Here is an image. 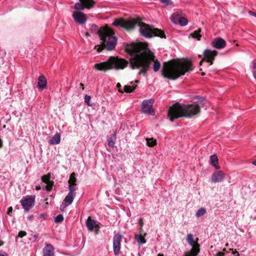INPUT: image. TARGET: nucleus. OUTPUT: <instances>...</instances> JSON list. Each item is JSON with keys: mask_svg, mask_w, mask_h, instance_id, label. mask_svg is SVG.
Returning a JSON list of instances; mask_svg holds the SVG:
<instances>
[{"mask_svg": "<svg viewBox=\"0 0 256 256\" xmlns=\"http://www.w3.org/2000/svg\"><path fill=\"white\" fill-rule=\"evenodd\" d=\"M126 50L130 56V67L132 69L142 68L138 75L145 74L153 60L150 51L146 52L141 48L139 44L132 42L126 46Z\"/></svg>", "mask_w": 256, "mask_h": 256, "instance_id": "nucleus-1", "label": "nucleus"}, {"mask_svg": "<svg viewBox=\"0 0 256 256\" xmlns=\"http://www.w3.org/2000/svg\"><path fill=\"white\" fill-rule=\"evenodd\" d=\"M112 24L116 26L122 28L128 31L138 28L140 34L146 38H149L154 36H159L161 38H165L164 32L160 30L154 28L152 26L140 22L135 20L126 21L123 20L116 19Z\"/></svg>", "mask_w": 256, "mask_h": 256, "instance_id": "nucleus-2", "label": "nucleus"}, {"mask_svg": "<svg viewBox=\"0 0 256 256\" xmlns=\"http://www.w3.org/2000/svg\"><path fill=\"white\" fill-rule=\"evenodd\" d=\"M200 99L198 103L194 102L189 104L176 103L170 106L168 110V116L171 122L175 118H191L200 112V104H202L204 98L201 96H196Z\"/></svg>", "mask_w": 256, "mask_h": 256, "instance_id": "nucleus-3", "label": "nucleus"}, {"mask_svg": "<svg viewBox=\"0 0 256 256\" xmlns=\"http://www.w3.org/2000/svg\"><path fill=\"white\" fill-rule=\"evenodd\" d=\"M192 63L188 61L185 64L169 61L163 64L162 75L163 77L172 80H176L186 72L192 71Z\"/></svg>", "mask_w": 256, "mask_h": 256, "instance_id": "nucleus-4", "label": "nucleus"}, {"mask_svg": "<svg viewBox=\"0 0 256 256\" xmlns=\"http://www.w3.org/2000/svg\"><path fill=\"white\" fill-rule=\"evenodd\" d=\"M128 64V61L124 58L111 56L106 62L96 64L94 68L98 70L106 72L112 68L122 70L127 66Z\"/></svg>", "mask_w": 256, "mask_h": 256, "instance_id": "nucleus-5", "label": "nucleus"}, {"mask_svg": "<svg viewBox=\"0 0 256 256\" xmlns=\"http://www.w3.org/2000/svg\"><path fill=\"white\" fill-rule=\"evenodd\" d=\"M103 38H101L100 40L106 43V46L108 50H114L116 44L117 38L114 36V34L110 30H105Z\"/></svg>", "mask_w": 256, "mask_h": 256, "instance_id": "nucleus-6", "label": "nucleus"}, {"mask_svg": "<svg viewBox=\"0 0 256 256\" xmlns=\"http://www.w3.org/2000/svg\"><path fill=\"white\" fill-rule=\"evenodd\" d=\"M154 100L152 99L144 100L142 104V112L150 116H154L155 112L152 108Z\"/></svg>", "mask_w": 256, "mask_h": 256, "instance_id": "nucleus-7", "label": "nucleus"}, {"mask_svg": "<svg viewBox=\"0 0 256 256\" xmlns=\"http://www.w3.org/2000/svg\"><path fill=\"white\" fill-rule=\"evenodd\" d=\"M96 2L94 0H80V2H76L74 8L78 10H84V8L90 9L94 7Z\"/></svg>", "mask_w": 256, "mask_h": 256, "instance_id": "nucleus-8", "label": "nucleus"}, {"mask_svg": "<svg viewBox=\"0 0 256 256\" xmlns=\"http://www.w3.org/2000/svg\"><path fill=\"white\" fill-rule=\"evenodd\" d=\"M35 199V195H27L22 197L20 202L24 208H30L34 206Z\"/></svg>", "mask_w": 256, "mask_h": 256, "instance_id": "nucleus-9", "label": "nucleus"}, {"mask_svg": "<svg viewBox=\"0 0 256 256\" xmlns=\"http://www.w3.org/2000/svg\"><path fill=\"white\" fill-rule=\"evenodd\" d=\"M122 237V235L118 233L115 234L113 238V249L116 256H118L120 253Z\"/></svg>", "mask_w": 256, "mask_h": 256, "instance_id": "nucleus-10", "label": "nucleus"}, {"mask_svg": "<svg viewBox=\"0 0 256 256\" xmlns=\"http://www.w3.org/2000/svg\"><path fill=\"white\" fill-rule=\"evenodd\" d=\"M72 18L75 22L80 24H84L86 21V14L81 12H74Z\"/></svg>", "mask_w": 256, "mask_h": 256, "instance_id": "nucleus-11", "label": "nucleus"}, {"mask_svg": "<svg viewBox=\"0 0 256 256\" xmlns=\"http://www.w3.org/2000/svg\"><path fill=\"white\" fill-rule=\"evenodd\" d=\"M204 59L206 60L207 62H210V65L213 64V60L216 55V51H212L210 49H206L204 52Z\"/></svg>", "mask_w": 256, "mask_h": 256, "instance_id": "nucleus-12", "label": "nucleus"}, {"mask_svg": "<svg viewBox=\"0 0 256 256\" xmlns=\"http://www.w3.org/2000/svg\"><path fill=\"white\" fill-rule=\"evenodd\" d=\"M224 178V174L223 172L221 170L214 172L211 176L210 180L212 182L216 183L223 181Z\"/></svg>", "mask_w": 256, "mask_h": 256, "instance_id": "nucleus-13", "label": "nucleus"}, {"mask_svg": "<svg viewBox=\"0 0 256 256\" xmlns=\"http://www.w3.org/2000/svg\"><path fill=\"white\" fill-rule=\"evenodd\" d=\"M212 44L214 48L217 49H222L226 46V42L224 39L219 37L214 38Z\"/></svg>", "mask_w": 256, "mask_h": 256, "instance_id": "nucleus-14", "label": "nucleus"}, {"mask_svg": "<svg viewBox=\"0 0 256 256\" xmlns=\"http://www.w3.org/2000/svg\"><path fill=\"white\" fill-rule=\"evenodd\" d=\"M90 30L92 32L98 34L99 38H103L104 34V32L107 30L108 29L100 28L98 26L93 24L90 25Z\"/></svg>", "mask_w": 256, "mask_h": 256, "instance_id": "nucleus-15", "label": "nucleus"}, {"mask_svg": "<svg viewBox=\"0 0 256 256\" xmlns=\"http://www.w3.org/2000/svg\"><path fill=\"white\" fill-rule=\"evenodd\" d=\"M43 256H54V248L51 244H46L42 250Z\"/></svg>", "mask_w": 256, "mask_h": 256, "instance_id": "nucleus-16", "label": "nucleus"}, {"mask_svg": "<svg viewBox=\"0 0 256 256\" xmlns=\"http://www.w3.org/2000/svg\"><path fill=\"white\" fill-rule=\"evenodd\" d=\"M200 244H196L195 246L192 247L191 250L185 253L184 256H196L200 252Z\"/></svg>", "mask_w": 256, "mask_h": 256, "instance_id": "nucleus-17", "label": "nucleus"}, {"mask_svg": "<svg viewBox=\"0 0 256 256\" xmlns=\"http://www.w3.org/2000/svg\"><path fill=\"white\" fill-rule=\"evenodd\" d=\"M47 81L44 75H41L38 78V88L40 90H43L46 88Z\"/></svg>", "mask_w": 256, "mask_h": 256, "instance_id": "nucleus-18", "label": "nucleus"}, {"mask_svg": "<svg viewBox=\"0 0 256 256\" xmlns=\"http://www.w3.org/2000/svg\"><path fill=\"white\" fill-rule=\"evenodd\" d=\"M146 235V233H144L143 234L142 232H140L139 234H136L135 235L134 239L137 242L139 246H140L146 242V240L144 238Z\"/></svg>", "mask_w": 256, "mask_h": 256, "instance_id": "nucleus-19", "label": "nucleus"}, {"mask_svg": "<svg viewBox=\"0 0 256 256\" xmlns=\"http://www.w3.org/2000/svg\"><path fill=\"white\" fill-rule=\"evenodd\" d=\"M218 159L215 154L210 156V164L216 170L220 169V166L218 164Z\"/></svg>", "mask_w": 256, "mask_h": 256, "instance_id": "nucleus-20", "label": "nucleus"}, {"mask_svg": "<svg viewBox=\"0 0 256 256\" xmlns=\"http://www.w3.org/2000/svg\"><path fill=\"white\" fill-rule=\"evenodd\" d=\"M74 198V196L68 193L62 202V204L64 207L68 206L72 202Z\"/></svg>", "mask_w": 256, "mask_h": 256, "instance_id": "nucleus-21", "label": "nucleus"}, {"mask_svg": "<svg viewBox=\"0 0 256 256\" xmlns=\"http://www.w3.org/2000/svg\"><path fill=\"white\" fill-rule=\"evenodd\" d=\"M60 136L58 133H56L48 140V143L54 145L60 144Z\"/></svg>", "mask_w": 256, "mask_h": 256, "instance_id": "nucleus-22", "label": "nucleus"}, {"mask_svg": "<svg viewBox=\"0 0 256 256\" xmlns=\"http://www.w3.org/2000/svg\"><path fill=\"white\" fill-rule=\"evenodd\" d=\"M116 132L114 131L113 134L111 135L110 137L108 139V144L111 147L114 148L116 143Z\"/></svg>", "mask_w": 256, "mask_h": 256, "instance_id": "nucleus-23", "label": "nucleus"}, {"mask_svg": "<svg viewBox=\"0 0 256 256\" xmlns=\"http://www.w3.org/2000/svg\"><path fill=\"white\" fill-rule=\"evenodd\" d=\"M86 226L90 230L92 231L94 230V228L97 226V224L95 220L88 219L86 222Z\"/></svg>", "mask_w": 256, "mask_h": 256, "instance_id": "nucleus-24", "label": "nucleus"}, {"mask_svg": "<svg viewBox=\"0 0 256 256\" xmlns=\"http://www.w3.org/2000/svg\"><path fill=\"white\" fill-rule=\"evenodd\" d=\"M200 32L201 29L198 28V30H196L194 32L190 33L188 37H192L196 39L197 40H200L202 37Z\"/></svg>", "mask_w": 256, "mask_h": 256, "instance_id": "nucleus-25", "label": "nucleus"}, {"mask_svg": "<svg viewBox=\"0 0 256 256\" xmlns=\"http://www.w3.org/2000/svg\"><path fill=\"white\" fill-rule=\"evenodd\" d=\"M188 244L193 246H195V245H196V244H198L197 242H195L193 238V235L192 234H188L186 238Z\"/></svg>", "mask_w": 256, "mask_h": 256, "instance_id": "nucleus-26", "label": "nucleus"}, {"mask_svg": "<svg viewBox=\"0 0 256 256\" xmlns=\"http://www.w3.org/2000/svg\"><path fill=\"white\" fill-rule=\"evenodd\" d=\"M151 54H152V56L153 58V60H152L154 62V64H153V70L154 72H158L160 70V63L158 60H154V56L153 54L151 52Z\"/></svg>", "mask_w": 256, "mask_h": 256, "instance_id": "nucleus-27", "label": "nucleus"}, {"mask_svg": "<svg viewBox=\"0 0 256 256\" xmlns=\"http://www.w3.org/2000/svg\"><path fill=\"white\" fill-rule=\"evenodd\" d=\"M76 174L75 172H72L71 174L70 178V180H68L69 184L72 185H76Z\"/></svg>", "mask_w": 256, "mask_h": 256, "instance_id": "nucleus-28", "label": "nucleus"}, {"mask_svg": "<svg viewBox=\"0 0 256 256\" xmlns=\"http://www.w3.org/2000/svg\"><path fill=\"white\" fill-rule=\"evenodd\" d=\"M146 141L148 146H154L156 144V140L154 138H146Z\"/></svg>", "mask_w": 256, "mask_h": 256, "instance_id": "nucleus-29", "label": "nucleus"}, {"mask_svg": "<svg viewBox=\"0 0 256 256\" xmlns=\"http://www.w3.org/2000/svg\"><path fill=\"white\" fill-rule=\"evenodd\" d=\"M136 88V86H125L124 88V92L126 93H130L132 92Z\"/></svg>", "mask_w": 256, "mask_h": 256, "instance_id": "nucleus-30", "label": "nucleus"}, {"mask_svg": "<svg viewBox=\"0 0 256 256\" xmlns=\"http://www.w3.org/2000/svg\"><path fill=\"white\" fill-rule=\"evenodd\" d=\"M50 178V174L48 173L46 175H44L43 176H42V180L44 183L46 184V183L48 182L50 180H51Z\"/></svg>", "mask_w": 256, "mask_h": 256, "instance_id": "nucleus-31", "label": "nucleus"}, {"mask_svg": "<svg viewBox=\"0 0 256 256\" xmlns=\"http://www.w3.org/2000/svg\"><path fill=\"white\" fill-rule=\"evenodd\" d=\"M178 22L181 26H185L188 24V20L186 18L182 16L179 18Z\"/></svg>", "mask_w": 256, "mask_h": 256, "instance_id": "nucleus-32", "label": "nucleus"}, {"mask_svg": "<svg viewBox=\"0 0 256 256\" xmlns=\"http://www.w3.org/2000/svg\"><path fill=\"white\" fill-rule=\"evenodd\" d=\"M76 186V185H72V184H68V190H69L68 194L74 196V192L76 190L77 188Z\"/></svg>", "mask_w": 256, "mask_h": 256, "instance_id": "nucleus-33", "label": "nucleus"}, {"mask_svg": "<svg viewBox=\"0 0 256 256\" xmlns=\"http://www.w3.org/2000/svg\"><path fill=\"white\" fill-rule=\"evenodd\" d=\"M54 186V182L52 180H50L46 184V188L47 191H50L52 190Z\"/></svg>", "mask_w": 256, "mask_h": 256, "instance_id": "nucleus-34", "label": "nucleus"}, {"mask_svg": "<svg viewBox=\"0 0 256 256\" xmlns=\"http://www.w3.org/2000/svg\"><path fill=\"white\" fill-rule=\"evenodd\" d=\"M64 220V216L62 214H60L57 216L55 218L54 222L56 223H60Z\"/></svg>", "mask_w": 256, "mask_h": 256, "instance_id": "nucleus-35", "label": "nucleus"}, {"mask_svg": "<svg viewBox=\"0 0 256 256\" xmlns=\"http://www.w3.org/2000/svg\"><path fill=\"white\" fill-rule=\"evenodd\" d=\"M206 213V209H198V212L196 213V216L198 218H199L201 216H202Z\"/></svg>", "mask_w": 256, "mask_h": 256, "instance_id": "nucleus-36", "label": "nucleus"}, {"mask_svg": "<svg viewBox=\"0 0 256 256\" xmlns=\"http://www.w3.org/2000/svg\"><path fill=\"white\" fill-rule=\"evenodd\" d=\"M91 97L88 95H85L84 96V102L88 106H92V104L90 103Z\"/></svg>", "mask_w": 256, "mask_h": 256, "instance_id": "nucleus-37", "label": "nucleus"}, {"mask_svg": "<svg viewBox=\"0 0 256 256\" xmlns=\"http://www.w3.org/2000/svg\"><path fill=\"white\" fill-rule=\"evenodd\" d=\"M26 232L25 231L21 230L18 232V236H17L16 238H18V237L22 238L24 236H26Z\"/></svg>", "mask_w": 256, "mask_h": 256, "instance_id": "nucleus-38", "label": "nucleus"}, {"mask_svg": "<svg viewBox=\"0 0 256 256\" xmlns=\"http://www.w3.org/2000/svg\"><path fill=\"white\" fill-rule=\"evenodd\" d=\"M139 222H140V232H142V226H143V222H142V218H140L139 220Z\"/></svg>", "mask_w": 256, "mask_h": 256, "instance_id": "nucleus-39", "label": "nucleus"}, {"mask_svg": "<svg viewBox=\"0 0 256 256\" xmlns=\"http://www.w3.org/2000/svg\"><path fill=\"white\" fill-rule=\"evenodd\" d=\"M99 230H100V227H99V226L98 225H97V226L94 228V230H94V232H95V234H97L99 232Z\"/></svg>", "mask_w": 256, "mask_h": 256, "instance_id": "nucleus-40", "label": "nucleus"}, {"mask_svg": "<svg viewBox=\"0 0 256 256\" xmlns=\"http://www.w3.org/2000/svg\"><path fill=\"white\" fill-rule=\"evenodd\" d=\"M252 68L253 70L256 69V60H254L252 62Z\"/></svg>", "mask_w": 256, "mask_h": 256, "instance_id": "nucleus-41", "label": "nucleus"}, {"mask_svg": "<svg viewBox=\"0 0 256 256\" xmlns=\"http://www.w3.org/2000/svg\"><path fill=\"white\" fill-rule=\"evenodd\" d=\"M162 3L165 4L166 5L170 4V0H160Z\"/></svg>", "mask_w": 256, "mask_h": 256, "instance_id": "nucleus-42", "label": "nucleus"}, {"mask_svg": "<svg viewBox=\"0 0 256 256\" xmlns=\"http://www.w3.org/2000/svg\"><path fill=\"white\" fill-rule=\"evenodd\" d=\"M216 256H224V253L223 252H218L216 253Z\"/></svg>", "mask_w": 256, "mask_h": 256, "instance_id": "nucleus-43", "label": "nucleus"}, {"mask_svg": "<svg viewBox=\"0 0 256 256\" xmlns=\"http://www.w3.org/2000/svg\"><path fill=\"white\" fill-rule=\"evenodd\" d=\"M249 13L251 16L256 17V12H254L252 11H250Z\"/></svg>", "mask_w": 256, "mask_h": 256, "instance_id": "nucleus-44", "label": "nucleus"}, {"mask_svg": "<svg viewBox=\"0 0 256 256\" xmlns=\"http://www.w3.org/2000/svg\"><path fill=\"white\" fill-rule=\"evenodd\" d=\"M12 209H8L7 214L8 215H10L11 213L12 212Z\"/></svg>", "mask_w": 256, "mask_h": 256, "instance_id": "nucleus-45", "label": "nucleus"}, {"mask_svg": "<svg viewBox=\"0 0 256 256\" xmlns=\"http://www.w3.org/2000/svg\"><path fill=\"white\" fill-rule=\"evenodd\" d=\"M253 75L255 79L256 80V72H254Z\"/></svg>", "mask_w": 256, "mask_h": 256, "instance_id": "nucleus-46", "label": "nucleus"}, {"mask_svg": "<svg viewBox=\"0 0 256 256\" xmlns=\"http://www.w3.org/2000/svg\"><path fill=\"white\" fill-rule=\"evenodd\" d=\"M80 86L82 88V90L84 89V86L82 83L80 84Z\"/></svg>", "mask_w": 256, "mask_h": 256, "instance_id": "nucleus-47", "label": "nucleus"}, {"mask_svg": "<svg viewBox=\"0 0 256 256\" xmlns=\"http://www.w3.org/2000/svg\"><path fill=\"white\" fill-rule=\"evenodd\" d=\"M232 253H233L234 254L235 253H237V255H236V256H239L238 253V252L236 250H235V252H232Z\"/></svg>", "mask_w": 256, "mask_h": 256, "instance_id": "nucleus-48", "label": "nucleus"}, {"mask_svg": "<svg viewBox=\"0 0 256 256\" xmlns=\"http://www.w3.org/2000/svg\"><path fill=\"white\" fill-rule=\"evenodd\" d=\"M2 141L1 139H0V148L2 147Z\"/></svg>", "mask_w": 256, "mask_h": 256, "instance_id": "nucleus-49", "label": "nucleus"}, {"mask_svg": "<svg viewBox=\"0 0 256 256\" xmlns=\"http://www.w3.org/2000/svg\"><path fill=\"white\" fill-rule=\"evenodd\" d=\"M117 88H120L121 86L120 84V83H118L116 84Z\"/></svg>", "mask_w": 256, "mask_h": 256, "instance_id": "nucleus-50", "label": "nucleus"}, {"mask_svg": "<svg viewBox=\"0 0 256 256\" xmlns=\"http://www.w3.org/2000/svg\"><path fill=\"white\" fill-rule=\"evenodd\" d=\"M252 164L254 165V166H256V160H254V162H252Z\"/></svg>", "mask_w": 256, "mask_h": 256, "instance_id": "nucleus-51", "label": "nucleus"}, {"mask_svg": "<svg viewBox=\"0 0 256 256\" xmlns=\"http://www.w3.org/2000/svg\"><path fill=\"white\" fill-rule=\"evenodd\" d=\"M158 256H164L163 254H158Z\"/></svg>", "mask_w": 256, "mask_h": 256, "instance_id": "nucleus-52", "label": "nucleus"}, {"mask_svg": "<svg viewBox=\"0 0 256 256\" xmlns=\"http://www.w3.org/2000/svg\"><path fill=\"white\" fill-rule=\"evenodd\" d=\"M24 210H25L26 212H28V210H30V209L26 208V209H24Z\"/></svg>", "mask_w": 256, "mask_h": 256, "instance_id": "nucleus-53", "label": "nucleus"}, {"mask_svg": "<svg viewBox=\"0 0 256 256\" xmlns=\"http://www.w3.org/2000/svg\"><path fill=\"white\" fill-rule=\"evenodd\" d=\"M86 35L87 36H90V34H89V33H88V32H86Z\"/></svg>", "mask_w": 256, "mask_h": 256, "instance_id": "nucleus-54", "label": "nucleus"}, {"mask_svg": "<svg viewBox=\"0 0 256 256\" xmlns=\"http://www.w3.org/2000/svg\"><path fill=\"white\" fill-rule=\"evenodd\" d=\"M202 76H204V75H205V73H204V72H202Z\"/></svg>", "mask_w": 256, "mask_h": 256, "instance_id": "nucleus-55", "label": "nucleus"}, {"mask_svg": "<svg viewBox=\"0 0 256 256\" xmlns=\"http://www.w3.org/2000/svg\"><path fill=\"white\" fill-rule=\"evenodd\" d=\"M32 216H30V217H28V218H29L30 220H32Z\"/></svg>", "mask_w": 256, "mask_h": 256, "instance_id": "nucleus-56", "label": "nucleus"}, {"mask_svg": "<svg viewBox=\"0 0 256 256\" xmlns=\"http://www.w3.org/2000/svg\"><path fill=\"white\" fill-rule=\"evenodd\" d=\"M40 216H44V214H41Z\"/></svg>", "mask_w": 256, "mask_h": 256, "instance_id": "nucleus-57", "label": "nucleus"}, {"mask_svg": "<svg viewBox=\"0 0 256 256\" xmlns=\"http://www.w3.org/2000/svg\"><path fill=\"white\" fill-rule=\"evenodd\" d=\"M119 91H120V92H122V90H120Z\"/></svg>", "mask_w": 256, "mask_h": 256, "instance_id": "nucleus-58", "label": "nucleus"}, {"mask_svg": "<svg viewBox=\"0 0 256 256\" xmlns=\"http://www.w3.org/2000/svg\"><path fill=\"white\" fill-rule=\"evenodd\" d=\"M0 256H4V255L0 254Z\"/></svg>", "mask_w": 256, "mask_h": 256, "instance_id": "nucleus-59", "label": "nucleus"}, {"mask_svg": "<svg viewBox=\"0 0 256 256\" xmlns=\"http://www.w3.org/2000/svg\"><path fill=\"white\" fill-rule=\"evenodd\" d=\"M202 62H203V61L200 62V65H201V64H202Z\"/></svg>", "mask_w": 256, "mask_h": 256, "instance_id": "nucleus-60", "label": "nucleus"}, {"mask_svg": "<svg viewBox=\"0 0 256 256\" xmlns=\"http://www.w3.org/2000/svg\"><path fill=\"white\" fill-rule=\"evenodd\" d=\"M136 82H138V80H136Z\"/></svg>", "mask_w": 256, "mask_h": 256, "instance_id": "nucleus-61", "label": "nucleus"}]
</instances>
